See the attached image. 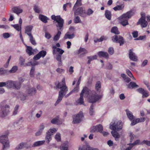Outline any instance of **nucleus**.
Segmentation results:
<instances>
[{
	"label": "nucleus",
	"instance_id": "1",
	"mask_svg": "<svg viewBox=\"0 0 150 150\" xmlns=\"http://www.w3.org/2000/svg\"><path fill=\"white\" fill-rule=\"evenodd\" d=\"M89 95V101L91 103H94L101 99L102 97L101 95H98L95 91H90L88 88L84 87L80 94V97L78 100V104H83V96L87 97Z\"/></svg>",
	"mask_w": 150,
	"mask_h": 150
},
{
	"label": "nucleus",
	"instance_id": "2",
	"mask_svg": "<svg viewBox=\"0 0 150 150\" xmlns=\"http://www.w3.org/2000/svg\"><path fill=\"white\" fill-rule=\"evenodd\" d=\"M123 124L121 121H115L113 123H111L110 125V128L113 130L111 132L114 137L115 138L116 140H118L120 137L119 134L115 131H119L122 127Z\"/></svg>",
	"mask_w": 150,
	"mask_h": 150
},
{
	"label": "nucleus",
	"instance_id": "3",
	"mask_svg": "<svg viewBox=\"0 0 150 150\" xmlns=\"http://www.w3.org/2000/svg\"><path fill=\"white\" fill-rule=\"evenodd\" d=\"M133 14V13L132 11H128L124 13L117 18L119 23L123 26H125L129 25L128 19Z\"/></svg>",
	"mask_w": 150,
	"mask_h": 150
},
{
	"label": "nucleus",
	"instance_id": "4",
	"mask_svg": "<svg viewBox=\"0 0 150 150\" xmlns=\"http://www.w3.org/2000/svg\"><path fill=\"white\" fill-rule=\"evenodd\" d=\"M56 85L57 88L60 89L59 94L63 96H65L68 91V88L66 85L65 79L63 78L61 83H56Z\"/></svg>",
	"mask_w": 150,
	"mask_h": 150
},
{
	"label": "nucleus",
	"instance_id": "5",
	"mask_svg": "<svg viewBox=\"0 0 150 150\" xmlns=\"http://www.w3.org/2000/svg\"><path fill=\"white\" fill-rule=\"evenodd\" d=\"M51 18L54 21H56L57 23V24L56 25L57 30H62L63 26L64 20L59 16H56L54 15H53L51 16Z\"/></svg>",
	"mask_w": 150,
	"mask_h": 150
},
{
	"label": "nucleus",
	"instance_id": "6",
	"mask_svg": "<svg viewBox=\"0 0 150 150\" xmlns=\"http://www.w3.org/2000/svg\"><path fill=\"white\" fill-rule=\"evenodd\" d=\"M6 87L8 88H13L18 89L20 87V84L18 81H8L6 82Z\"/></svg>",
	"mask_w": 150,
	"mask_h": 150
},
{
	"label": "nucleus",
	"instance_id": "7",
	"mask_svg": "<svg viewBox=\"0 0 150 150\" xmlns=\"http://www.w3.org/2000/svg\"><path fill=\"white\" fill-rule=\"evenodd\" d=\"M10 107L9 105L6 104L2 106L0 116L2 117L6 116L9 113Z\"/></svg>",
	"mask_w": 150,
	"mask_h": 150
},
{
	"label": "nucleus",
	"instance_id": "8",
	"mask_svg": "<svg viewBox=\"0 0 150 150\" xmlns=\"http://www.w3.org/2000/svg\"><path fill=\"white\" fill-rule=\"evenodd\" d=\"M141 17L139 20L137 22L138 24L141 25L142 28L146 27L148 25V23L145 20V14L144 13H141Z\"/></svg>",
	"mask_w": 150,
	"mask_h": 150
},
{
	"label": "nucleus",
	"instance_id": "9",
	"mask_svg": "<svg viewBox=\"0 0 150 150\" xmlns=\"http://www.w3.org/2000/svg\"><path fill=\"white\" fill-rule=\"evenodd\" d=\"M4 139L1 142L2 144L1 150H7L10 146L9 142L7 135H6Z\"/></svg>",
	"mask_w": 150,
	"mask_h": 150
},
{
	"label": "nucleus",
	"instance_id": "10",
	"mask_svg": "<svg viewBox=\"0 0 150 150\" xmlns=\"http://www.w3.org/2000/svg\"><path fill=\"white\" fill-rule=\"evenodd\" d=\"M112 40L114 42L119 43L120 45H122L124 43L123 38L120 36L114 35L112 37Z\"/></svg>",
	"mask_w": 150,
	"mask_h": 150
},
{
	"label": "nucleus",
	"instance_id": "11",
	"mask_svg": "<svg viewBox=\"0 0 150 150\" xmlns=\"http://www.w3.org/2000/svg\"><path fill=\"white\" fill-rule=\"evenodd\" d=\"M83 114L82 112H80L76 115H74L73 117L72 122L74 124H77L80 122L82 120L83 117Z\"/></svg>",
	"mask_w": 150,
	"mask_h": 150
},
{
	"label": "nucleus",
	"instance_id": "12",
	"mask_svg": "<svg viewBox=\"0 0 150 150\" xmlns=\"http://www.w3.org/2000/svg\"><path fill=\"white\" fill-rule=\"evenodd\" d=\"M103 127L100 125H99L92 127L91 129L90 132L94 133L95 132H102Z\"/></svg>",
	"mask_w": 150,
	"mask_h": 150
},
{
	"label": "nucleus",
	"instance_id": "13",
	"mask_svg": "<svg viewBox=\"0 0 150 150\" xmlns=\"http://www.w3.org/2000/svg\"><path fill=\"white\" fill-rule=\"evenodd\" d=\"M75 15H79L82 17H84L86 15L85 11L82 7H79L74 11Z\"/></svg>",
	"mask_w": 150,
	"mask_h": 150
},
{
	"label": "nucleus",
	"instance_id": "14",
	"mask_svg": "<svg viewBox=\"0 0 150 150\" xmlns=\"http://www.w3.org/2000/svg\"><path fill=\"white\" fill-rule=\"evenodd\" d=\"M78 150H99L97 148H94L90 146L88 144H86L80 146Z\"/></svg>",
	"mask_w": 150,
	"mask_h": 150
},
{
	"label": "nucleus",
	"instance_id": "15",
	"mask_svg": "<svg viewBox=\"0 0 150 150\" xmlns=\"http://www.w3.org/2000/svg\"><path fill=\"white\" fill-rule=\"evenodd\" d=\"M36 92L35 88L33 87L30 86L26 89V93L29 96H33L35 94Z\"/></svg>",
	"mask_w": 150,
	"mask_h": 150
},
{
	"label": "nucleus",
	"instance_id": "16",
	"mask_svg": "<svg viewBox=\"0 0 150 150\" xmlns=\"http://www.w3.org/2000/svg\"><path fill=\"white\" fill-rule=\"evenodd\" d=\"M47 52L45 51L42 50L38 54L35 55L33 57V59L35 60L39 59L41 57H44L46 54Z\"/></svg>",
	"mask_w": 150,
	"mask_h": 150
},
{
	"label": "nucleus",
	"instance_id": "17",
	"mask_svg": "<svg viewBox=\"0 0 150 150\" xmlns=\"http://www.w3.org/2000/svg\"><path fill=\"white\" fill-rule=\"evenodd\" d=\"M142 141L139 139L136 140L132 143L129 144L128 145L129 146L125 150H130L134 146L142 144Z\"/></svg>",
	"mask_w": 150,
	"mask_h": 150
},
{
	"label": "nucleus",
	"instance_id": "18",
	"mask_svg": "<svg viewBox=\"0 0 150 150\" xmlns=\"http://www.w3.org/2000/svg\"><path fill=\"white\" fill-rule=\"evenodd\" d=\"M129 59L132 61L136 62L138 60L137 56L131 50L129 51Z\"/></svg>",
	"mask_w": 150,
	"mask_h": 150
},
{
	"label": "nucleus",
	"instance_id": "19",
	"mask_svg": "<svg viewBox=\"0 0 150 150\" xmlns=\"http://www.w3.org/2000/svg\"><path fill=\"white\" fill-rule=\"evenodd\" d=\"M27 144L26 142H21L15 148V150H20L25 147Z\"/></svg>",
	"mask_w": 150,
	"mask_h": 150
},
{
	"label": "nucleus",
	"instance_id": "20",
	"mask_svg": "<svg viewBox=\"0 0 150 150\" xmlns=\"http://www.w3.org/2000/svg\"><path fill=\"white\" fill-rule=\"evenodd\" d=\"M13 12L18 15L23 12V10L18 7H15L12 8Z\"/></svg>",
	"mask_w": 150,
	"mask_h": 150
},
{
	"label": "nucleus",
	"instance_id": "21",
	"mask_svg": "<svg viewBox=\"0 0 150 150\" xmlns=\"http://www.w3.org/2000/svg\"><path fill=\"white\" fill-rule=\"evenodd\" d=\"M98 55L100 57L108 58V54L106 52L100 51L98 52Z\"/></svg>",
	"mask_w": 150,
	"mask_h": 150
},
{
	"label": "nucleus",
	"instance_id": "22",
	"mask_svg": "<svg viewBox=\"0 0 150 150\" xmlns=\"http://www.w3.org/2000/svg\"><path fill=\"white\" fill-rule=\"evenodd\" d=\"M126 112L127 115L130 121L132 120L133 118H134V117L133 115L132 112L128 110H126Z\"/></svg>",
	"mask_w": 150,
	"mask_h": 150
},
{
	"label": "nucleus",
	"instance_id": "23",
	"mask_svg": "<svg viewBox=\"0 0 150 150\" xmlns=\"http://www.w3.org/2000/svg\"><path fill=\"white\" fill-rule=\"evenodd\" d=\"M39 18L44 23H47L48 20V18L47 17L42 14L39 15Z\"/></svg>",
	"mask_w": 150,
	"mask_h": 150
},
{
	"label": "nucleus",
	"instance_id": "24",
	"mask_svg": "<svg viewBox=\"0 0 150 150\" xmlns=\"http://www.w3.org/2000/svg\"><path fill=\"white\" fill-rule=\"evenodd\" d=\"M88 53L87 50L84 48L80 47L78 50V54H80V55H84Z\"/></svg>",
	"mask_w": 150,
	"mask_h": 150
},
{
	"label": "nucleus",
	"instance_id": "25",
	"mask_svg": "<svg viewBox=\"0 0 150 150\" xmlns=\"http://www.w3.org/2000/svg\"><path fill=\"white\" fill-rule=\"evenodd\" d=\"M33 27L32 25H27L25 28V33H26L28 35V34H31L30 32L32 30Z\"/></svg>",
	"mask_w": 150,
	"mask_h": 150
},
{
	"label": "nucleus",
	"instance_id": "26",
	"mask_svg": "<svg viewBox=\"0 0 150 150\" xmlns=\"http://www.w3.org/2000/svg\"><path fill=\"white\" fill-rule=\"evenodd\" d=\"M61 121H60V119L58 117H56L53 119L51 121V122L53 124H57L58 125L60 124L61 122L60 123Z\"/></svg>",
	"mask_w": 150,
	"mask_h": 150
},
{
	"label": "nucleus",
	"instance_id": "27",
	"mask_svg": "<svg viewBox=\"0 0 150 150\" xmlns=\"http://www.w3.org/2000/svg\"><path fill=\"white\" fill-rule=\"evenodd\" d=\"M27 47V49L26 50V52L27 54L29 55L30 56L33 54V52L32 48L30 46H28L26 45Z\"/></svg>",
	"mask_w": 150,
	"mask_h": 150
},
{
	"label": "nucleus",
	"instance_id": "28",
	"mask_svg": "<svg viewBox=\"0 0 150 150\" xmlns=\"http://www.w3.org/2000/svg\"><path fill=\"white\" fill-rule=\"evenodd\" d=\"M45 142V141H39L36 142L34 143L33 144V146L35 147L40 146L43 145Z\"/></svg>",
	"mask_w": 150,
	"mask_h": 150
},
{
	"label": "nucleus",
	"instance_id": "29",
	"mask_svg": "<svg viewBox=\"0 0 150 150\" xmlns=\"http://www.w3.org/2000/svg\"><path fill=\"white\" fill-rule=\"evenodd\" d=\"M57 30L58 32L56 35H55L53 38V40L54 41H57L60 38V36L61 34V32L59 30Z\"/></svg>",
	"mask_w": 150,
	"mask_h": 150
},
{
	"label": "nucleus",
	"instance_id": "30",
	"mask_svg": "<svg viewBox=\"0 0 150 150\" xmlns=\"http://www.w3.org/2000/svg\"><path fill=\"white\" fill-rule=\"evenodd\" d=\"M74 36V34H70L69 32H67L65 34L64 37V39H72Z\"/></svg>",
	"mask_w": 150,
	"mask_h": 150
},
{
	"label": "nucleus",
	"instance_id": "31",
	"mask_svg": "<svg viewBox=\"0 0 150 150\" xmlns=\"http://www.w3.org/2000/svg\"><path fill=\"white\" fill-rule=\"evenodd\" d=\"M127 86L129 88H133L138 87V86L135 83L132 82H130L129 84L127 85Z\"/></svg>",
	"mask_w": 150,
	"mask_h": 150
},
{
	"label": "nucleus",
	"instance_id": "32",
	"mask_svg": "<svg viewBox=\"0 0 150 150\" xmlns=\"http://www.w3.org/2000/svg\"><path fill=\"white\" fill-rule=\"evenodd\" d=\"M79 90V86L76 85V87H75L69 93L65 96V97H67L69 96L72 93H76L78 92Z\"/></svg>",
	"mask_w": 150,
	"mask_h": 150
},
{
	"label": "nucleus",
	"instance_id": "33",
	"mask_svg": "<svg viewBox=\"0 0 150 150\" xmlns=\"http://www.w3.org/2000/svg\"><path fill=\"white\" fill-rule=\"evenodd\" d=\"M19 64L20 65V66L21 67H25V59L23 58L22 56H20L19 58Z\"/></svg>",
	"mask_w": 150,
	"mask_h": 150
},
{
	"label": "nucleus",
	"instance_id": "34",
	"mask_svg": "<svg viewBox=\"0 0 150 150\" xmlns=\"http://www.w3.org/2000/svg\"><path fill=\"white\" fill-rule=\"evenodd\" d=\"M45 139L46 141V142L48 144L52 139V135L50 133L47 132Z\"/></svg>",
	"mask_w": 150,
	"mask_h": 150
},
{
	"label": "nucleus",
	"instance_id": "35",
	"mask_svg": "<svg viewBox=\"0 0 150 150\" xmlns=\"http://www.w3.org/2000/svg\"><path fill=\"white\" fill-rule=\"evenodd\" d=\"M28 36L29 37V40L31 44L34 45H35L36 44V42L34 38H33L32 34H28Z\"/></svg>",
	"mask_w": 150,
	"mask_h": 150
},
{
	"label": "nucleus",
	"instance_id": "36",
	"mask_svg": "<svg viewBox=\"0 0 150 150\" xmlns=\"http://www.w3.org/2000/svg\"><path fill=\"white\" fill-rule=\"evenodd\" d=\"M124 7V4H121L120 5H118L114 8L113 9L115 11L122 10L123 9Z\"/></svg>",
	"mask_w": 150,
	"mask_h": 150
},
{
	"label": "nucleus",
	"instance_id": "37",
	"mask_svg": "<svg viewBox=\"0 0 150 150\" xmlns=\"http://www.w3.org/2000/svg\"><path fill=\"white\" fill-rule=\"evenodd\" d=\"M68 143V142H64L61 147V150H67Z\"/></svg>",
	"mask_w": 150,
	"mask_h": 150
},
{
	"label": "nucleus",
	"instance_id": "38",
	"mask_svg": "<svg viewBox=\"0 0 150 150\" xmlns=\"http://www.w3.org/2000/svg\"><path fill=\"white\" fill-rule=\"evenodd\" d=\"M105 16L106 18L109 20H110L111 19V14L110 12L108 10H106L105 12Z\"/></svg>",
	"mask_w": 150,
	"mask_h": 150
},
{
	"label": "nucleus",
	"instance_id": "39",
	"mask_svg": "<svg viewBox=\"0 0 150 150\" xmlns=\"http://www.w3.org/2000/svg\"><path fill=\"white\" fill-rule=\"evenodd\" d=\"M57 128H52L50 129L47 132L51 134V135H52L54 133L56 132L57 130Z\"/></svg>",
	"mask_w": 150,
	"mask_h": 150
},
{
	"label": "nucleus",
	"instance_id": "40",
	"mask_svg": "<svg viewBox=\"0 0 150 150\" xmlns=\"http://www.w3.org/2000/svg\"><path fill=\"white\" fill-rule=\"evenodd\" d=\"M111 32L112 33L117 34H119L120 33V32L118 30V28L116 27H112L111 30Z\"/></svg>",
	"mask_w": 150,
	"mask_h": 150
},
{
	"label": "nucleus",
	"instance_id": "41",
	"mask_svg": "<svg viewBox=\"0 0 150 150\" xmlns=\"http://www.w3.org/2000/svg\"><path fill=\"white\" fill-rule=\"evenodd\" d=\"M95 89L97 91H99V89L101 88V83L100 81L96 82L95 86Z\"/></svg>",
	"mask_w": 150,
	"mask_h": 150
},
{
	"label": "nucleus",
	"instance_id": "42",
	"mask_svg": "<svg viewBox=\"0 0 150 150\" xmlns=\"http://www.w3.org/2000/svg\"><path fill=\"white\" fill-rule=\"evenodd\" d=\"M81 1L82 0H77L73 8V10L76 9V7L77 6H80L81 5Z\"/></svg>",
	"mask_w": 150,
	"mask_h": 150
},
{
	"label": "nucleus",
	"instance_id": "43",
	"mask_svg": "<svg viewBox=\"0 0 150 150\" xmlns=\"http://www.w3.org/2000/svg\"><path fill=\"white\" fill-rule=\"evenodd\" d=\"M18 69L17 66H13L11 69L8 71L10 73H15L17 71Z\"/></svg>",
	"mask_w": 150,
	"mask_h": 150
},
{
	"label": "nucleus",
	"instance_id": "44",
	"mask_svg": "<svg viewBox=\"0 0 150 150\" xmlns=\"http://www.w3.org/2000/svg\"><path fill=\"white\" fill-rule=\"evenodd\" d=\"M87 58L88 59L87 62L88 64H89L91 63V61L97 59V56L95 55L92 57H88Z\"/></svg>",
	"mask_w": 150,
	"mask_h": 150
},
{
	"label": "nucleus",
	"instance_id": "45",
	"mask_svg": "<svg viewBox=\"0 0 150 150\" xmlns=\"http://www.w3.org/2000/svg\"><path fill=\"white\" fill-rule=\"evenodd\" d=\"M11 26L14 27L18 31H21V26L18 24L12 25Z\"/></svg>",
	"mask_w": 150,
	"mask_h": 150
},
{
	"label": "nucleus",
	"instance_id": "46",
	"mask_svg": "<svg viewBox=\"0 0 150 150\" xmlns=\"http://www.w3.org/2000/svg\"><path fill=\"white\" fill-rule=\"evenodd\" d=\"M63 97V96L59 94V96L57 100H56L55 103V105H56L58 104H59L62 100Z\"/></svg>",
	"mask_w": 150,
	"mask_h": 150
},
{
	"label": "nucleus",
	"instance_id": "47",
	"mask_svg": "<svg viewBox=\"0 0 150 150\" xmlns=\"http://www.w3.org/2000/svg\"><path fill=\"white\" fill-rule=\"evenodd\" d=\"M108 37L106 36H102L100 38L97 39V41L101 42L107 39Z\"/></svg>",
	"mask_w": 150,
	"mask_h": 150
},
{
	"label": "nucleus",
	"instance_id": "48",
	"mask_svg": "<svg viewBox=\"0 0 150 150\" xmlns=\"http://www.w3.org/2000/svg\"><path fill=\"white\" fill-rule=\"evenodd\" d=\"M19 108V106L18 105H16L14 108V110L13 112V115H15L17 114Z\"/></svg>",
	"mask_w": 150,
	"mask_h": 150
},
{
	"label": "nucleus",
	"instance_id": "49",
	"mask_svg": "<svg viewBox=\"0 0 150 150\" xmlns=\"http://www.w3.org/2000/svg\"><path fill=\"white\" fill-rule=\"evenodd\" d=\"M34 10L36 13H40L41 11V9L39 6H35Z\"/></svg>",
	"mask_w": 150,
	"mask_h": 150
},
{
	"label": "nucleus",
	"instance_id": "50",
	"mask_svg": "<svg viewBox=\"0 0 150 150\" xmlns=\"http://www.w3.org/2000/svg\"><path fill=\"white\" fill-rule=\"evenodd\" d=\"M35 68L33 67H32L30 71V76L31 77H33L34 76V72Z\"/></svg>",
	"mask_w": 150,
	"mask_h": 150
},
{
	"label": "nucleus",
	"instance_id": "51",
	"mask_svg": "<svg viewBox=\"0 0 150 150\" xmlns=\"http://www.w3.org/2000/svg\"><path fill=\"white\" fill-rule=\"evenodd\" d=\"M55 139L57 141H59L61 139V134L59 133H57L55 137Z\"/></svg>",
	"mask_w": 150,
	"mask_h": 150
},
{
	"label": "nucleus",
	"instance_id": "52",
	"mask_svg": "<svg viewBox=\"0 0 150 150\" xmlns=\"http://www.w3.org/2000/svg\"><path fill=\"white\" fill-rule=\"evenodd\" d=\"M81 21L80 20V18L79 16L75 17L74 19V22L76 23H81Z\"/></svg>",
	"mask_w": 150,
	"mask_h": 150
},
{
	"label": "nucleus",
	"instance_id": "53",
	"mask_svg": "<svg viewBox=\"0 0 150 150\" xmlns=\"http://www.w3.org/2000/svg\"><path fill=\"white\" fill-rule=\"evenodd\" d=\"M146 144L147 146H150V141H148L146 140H144L142 141V144Z\"/></svg>",
	"mask_w": 150,
	"mask_h": 150
},
{
	"label": "nucleus",
	"instance_id": "54",
	"mask_svg": "<svg viewBox=\"0 0 150 150\" xmlns=\"http://www.w3.org/2000/svg\"><path fill=\"white\" fill-rule=\"evenodd\" d=\"M93 12V11L91 9L89 8L87 10L86 12V14L88 16H90L91 14H92Z\"/></svg>",
	"mask_w": 150,
	"mask_h": 150
},
{
	"label": "nucleus",
	"instance_id": "55",
	"mask_svg": "<svg viewBox=\"0 0 150 150\" xmlns=\"http://www.w3.org/2000/svg\"><path fill=\"white\" fill-rule=\"evenodd\" d=\"M132 121L131 125L132 126L138 123L137 121V119H135L134 118L133 119Z\"/></svg>",
	"mask_w": 150,
	"mask_h": 150
},
{
	"label": "nucleus",
	"instance_id": "56",
	"mask_svg": "<svg viewBox=\"0 0 150 150\" xmlns=\"http://www.w3.org/2000/svg\"><path fill=\"white\" fill-rule=\"evenodd\" d=\"M19 98L21 100L24 101L26 99V96L23 94H20L19 95Z\"/></svg>",
	"mask_w": 150,
	"mask_h": 150
},
{
	"label": "nucleus",
	"instance_id": "57",
	"mask_svg": "<svg viewBox=\"0 0 150 150\" xmlns=\"http://www.w3.org/2000/svg\"><path fill=\"white\" fill-rule=\"evenodd\" d=\"M2 36L4 38H9L10 35L8 33H3Z\"/></svg>",
	"mask_w": 150,
	"mask_h": 150
},
{
	"label": "nucleus",
	"instance_id": "58",
	"mask_svg": "<svg viewBox=\"0 0 150 150\" xmlns=\"http://www.w3.org/2000/svg\"><path fill=\"white\" fill-rule=\"evenodd\" d=\"M146 90L142 88H139L137 90V91L142 95L144 93Z\"/></svg>",
	"mask_w": 150,
	"mask_h": 150
},
{
	"label": "nucleus",
	"instance_id": "59",
	"mask_svg": "<svg viewBox=\"0 0 150 150\" xmlns=\"http://www.w3.org/2000/svg\"><path fill=\"white\" fill-rule=\"evenodd\" d=\"M146 90L142 88H139L137 90V91L142 95L144 93Z\"/></svg>",
	"mask_w": 150,
	"mask_h": 150
},
{
	"label": "nucleus",
	"instance_id": "60",
	"mask_svg": "<svg viewBox=\"0 0 150 150\" xmlns=\"http://www.w3.org/2000/svg\"><path fill=\"white\" fill-rule=\"evenodd\" d=\"M11 56H10L9 57V58L7 60V62L5 63V64H4V67L5 68H6L8 67V65H9V62L11 59Z\"/></svg>",
	"mask_w": 150,
	"mask_h": 150
},
{
	"label": "nucleus",
	"instance_id": "61",
	"mask_svg": "<svg viewBox=\"0 0 150 150\" xmlns=\"http://www.w3.org/2000/svg\"><path fill=\"white\" fill-rule=\"evenodd\" d=\"M145 118L144 117L137 118V121L138 123L144 122L145 121Z\"/></svg>",
	"mask_w": 150,
	"mask_h": 150
},
{
	"label": "nucleus",
	"instance_id": "62",
	"mask_svg": "<svg viewBox=\"0 0 150 150\" xmlns=\"http://www.w3.org/2000/svg\"><path fill=\"white\" fill-rule=\"evenodd\" d=\"M108 52L109 53L112 55L114 53V49L112 47H110L108 50Z\"/></svg>",
	"mask_w": 150,
	"mask_h": 150
},
{
	"label": "nucleus",
	"instance_id": "63",
	"mask_svg": "<svg viewBox=\"0 0 150 150\" xmlns=\"http://www.w3.org/2000/svg\"><path fill=\"white\" fill-rule=\"evenodd\" d=\"M112 65L111 63H108L107 64V65L106 66V68L107 69L109 70L112 69Z\"/></svg>",
	"mask_w": 150,
	"mask_h": 150
},
{
	"label": "nucleus",
	"instance_id": "64",
	"mask_svg": "<svg viewBox=\"0 0 150 150\" xmlns=\"http://www.w3.org/2000/svg\"><path fill=\"white\" fill-rule=\"evenodd\" d=\"M45 125L43 124H41L39 127V130L42 131V132L45 128Z\"/></svg>",
	"mask_w": 150,
	"mask_h": 150
}]
</instances>
